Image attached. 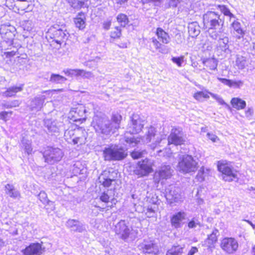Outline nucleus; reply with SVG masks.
<instances>
[{"label":"nucleus","mask_w":255,"mask_h":255,"mask_svg":"<svg viewBox=\"0 0 255 255\" xmlns=\"http://www.w3.org/2000/svg\"><path fill=\"white\" fill-rule=\"evenodd\" d=\"M209 94L214 99H215L220 105L225 106L226 108L229 110H231V108L230 106V105L227 104L221 97H220L217 94H215L211 92H209Z\"/></svg>","instance_id":"nucleus-47"},{"label":"nucleus","mask_w":255,"mask_h":255,"mask_svg":"<svg viewBox=\"0 0 255 255\" xmlns=\"http://www.w3.org/2000/svg\"><path fill=\"white\" fill-rule=\"evenodd\" d=\"M12 113V112H11V111H10V112H6V111L1 112L0 113V119L4 121H6L7 120L6 118L8 116V114H10L11 115Z\"/></svg>","instance_id":"nucleus-61"},{"label":"nucleus","mask_w":255,"mask_h":255,"mask_svg":"<svg viewBox=\"0 0 255 255\" xmlns=\"http://www.w3.org/2000/svg\"><path fill=\"white\" fill-rule=\"evenodd\" d=\"M173 170L169 165H162L155 173L154 179L159 182L161 180L167 179L171 177Z\"/></svg>","instance_id":"nucleus-19"},{"label":"nucleus","mask_w":255,"mask_h":255,"mask_svg":"<svg viewBox=\"0 0 255 255\" xmlns=\"http://www.w3.org/2000/svg\"><path fill=\"white\" fill-rule=\"evenodd\" d=\"M45 99V96L39 95L32 99L29 106L31 111H40L43 105Z\"/></svg>","instance_id":"nucleus-24"},{"label":"nucleus","mask_w":255,"mask_h":255,"mask_svg":"<svg viewBox=\"0 0 255 255\" xmlns=\"http://www.w3.org/2000/svg\"><path fill=\"white\" fill-rule=\"evenodd\" d=\"M209 170L208 169H205L204 166L201 167L196 175V179L200 182L204 181L205 177L209 174Z\"/></svg>","instance_id":"nucleus-43"},{"label":"nucleus","mask_w":255,"mask_h":255,"mask_svg":"<svg viewBox=\"0 0 255 255\" xmlns=\"http://www.w3.org/2000/svg\"><path fill=\"white\" fill-rule=\"evenodd\" d=\"M180 3L179 0H168L169 7H176Z\"/></svg>","instance_id":"nucleus-62"},{"label":"nucleus","mask_w":255,"mask_h":255,"mask_svg":"<svg viewBox=\"0 0 255 255\" xmlns=\"http://www.w3.org/2000/svg\"><path fill=\"white\" fill-rule=\"evenodd\" d=\"M183 56L179 57H172L171 61L175 64H176L178 67H181L184 61Z\"/></svg>","instance_id":"nucleus-56"},{"label":"nucleus","mask_w":255,"mask_h":255,"mask_svg":"<svg viewBox=\"0 0 255 255\" xmlns=\"http://www.w3.org/2000/svg\"><path fill=\"white\" fill-rule=\"evenodd\" d=\"M231 104L232 107L237 110L244 109L246 106V101L240 98H233Z\"/></svg>","instance_id":"nucleus-31"},{"label":"nucleus","mask_w":255,"mask_h":255,"mask_svg":"<svg viewBox=\"0 0 255 255\" xmlns=\"http://www.w3.org/2000/svg\"><path fill=\"white\" fill-rule=\"evenodd\" d=\"M218 79L223 84L234 88H240L244 84L241 80L236 81L222 78H218Z\"/></svg>","instance_id":"nucleus-28"},{"label":"nucleus","mask_w":255,"mask_h":255,"mask_svg":"<svg viewBox=\"0 0 255 255\" xmlns=\"http://www.w3.org/2000/svg\"><path fill=\"white\" fill-rule=\"evenodd\" d=\"M86 113L87 110L85 107L80 105L78 107L71 110L68 118L73 122H80L82 123L86 120Z\"/></svg>","instance_id":"nucleus-13"},{"label":"nucleus","mask_w":255,"mask_h":255,"mask_svg":"<svg viewBox=\"0 0 255 255\" xmlns=\"http://www.w3.org/2000/svg\"><path fill=\"white\" fill-rule=\"evenodd\" d=\"M163 0H141V2L144 4L145 3H152L155 6H159Z\"/></svg>","instance_id":"nucleus-58"},{"label":"nucleus","mask_w":255,"mask_h":255,"mask_svg":"<svg viewBox=\"0 0 255 255\" xmlns=\"http://www.w3.org/2000/svg\"><path fill=\"white\" fill-rule=\"evenodd\" d=\"M63 72L64 74L70 77L73 76H90L92 74L90 72H86L84 70L82 69H65L63 70Z\"/></svg>","instance_id":"nucleus-25"},{"label":"nucleus","mask_w":255,"mask_h":255,"mask_svg":"<svg viewBox=\"0 0 255 255\" xmlns=\"http://www.w3.org/2000/svg\"><path fill=\"white\" fill-rule=\"evenodd\" d=\"M66 225L74 232L82 233L86 230L85 225L77 220L69 219L67 221Z\"/></svg>","instance_id":"nucleus-22"},{"label":"nucleus","mask_w":255,"mask_h":255,"mask_svg":"<svg viewBox=\"0 0 255 255\" xmlns=\"http://www.w3.org/2000/svg\"><path fill=\"white\" fill-rule=\"evenodd\" d=\"M197 226H200V222L198 217H194L191 220H188L187 226L189 229L195 228Z\"/></svg>","instance_id":"nucleus-48"},{"label":"nucleus","mask_w":255,"mask_h":255,"mask_svg":"<svg viewBox=\"0 0 255 255\" xmlns=\"http://www.w3.org/2000/svg\"><path fill=\"white\" fill-rule=\"evenodd\" d=\"M99 182L105 187H109L112 183V181L110 180H109L108 178L104 176V175H103L102 174L100 175L99 177Z\"/></svg>","instance_id":"nucleus-49"},{"label":"nucleus","mask_w":255,"mask_h":255,"mask_svg":"<svg viewBox=\"0 0 255 255\" xmlns=\"http://www.w3.org/2000/svg\"><path fill=\"white\" fill-rule=\"evenodd\" d=\"M16 32V29L11 25H2L0 28V34L1 37L8 45L13 43Z\"/></svg>","instance_id":"nucleus-14"},{"label":"nucleus","mask_w":255,"mask_h":255,"mask_svg":"<svg viewBox=\"0 0 255 255\" xmlns=\"http://www.w3.org/2000/svg\"><path fill=\"white\" fill-rule=\"evenodd\" d=\"M103 175H104L105 177H106L109 180H111L112 182L115 181L117 178L118 172L116 171L112 170L111 171H104L102 173Z\"/></svg>","instance_id":"nucleus-46"},{"label":"nucleus","mask_w":255,"mask_h":255,"mask_svg":"<svg viewBox=\"0 0 255 255\" xmlns=\"http://www.w3.org/2000/svg\"><path fill=\"white\" fill-rule=\"evenodd\" d=\"M198 162L188 154L181 156L177 165L178 170L182 173L187 174L195 172L198 169Z\"/></svg>","instance_id":"nucleus-5"},{"label":"nucleus","mask_w":255,"mask_h":255,"mask_svg":"<svg viewBox=\"0 0 255 255\" xmlns=\"http://www.w3.org/2000/svg\"><path fill=\"white\" fill-rule=\"evenodd\" d=\"M43 122L44 127L49 133L53 134L59 132L60 130H66L65 125L62 122L52 119H44Z\"/></svg>","instance_id":"nucleus-12"},{"label":"nucleus","mask_w":255,"mask_h":255,"mask_svg":"<svg viewBox=\"0 0 255 255\" xmlns=\"http://www.w3.org/2000/svg\"><path fill=\"white\" fill-rule=\"evenodd\" d=\"M224 16H222L218 12L208 10L203 15L204 26L209 30L217 29L218 27L222 28L224 23Z\"/></svg>","instance_id":"nucleus-3"},{"label":"nucleus","mask_w":255,"mask_h":255,"mask_svg":"<svg viewBox=\"0 0 255 255\" xmlns=\"http://www.w3.org/2000/svg\"><path fill=\"white\" fill-rule=\"evenodd\" d=\"M167 190L166 198L171 205L181 201V190L179 187L170 186Z\"/></svg>","instance_id":"nucleus-16"},{"label":"nucleus","mask_w":255,"mask_h":255,"mask_svg":"<svg viewBox=\"0 0 255 255\" xmlns=\"http://www.w3.org/2000/svg\"><path fill=\"white\" fill-rule=\"evenodd\" d=\"M138 248L141 253L145 255H156L159 253L158 246L154 240H144L138 246Z\"/></svg>","instance_id":"nucleus-9"},{"label":"nucleus","mask_w":255,"mask_h":255,"mask_svg":"<svg viewBox=\"0 0 255 255\" xmlns=\"http://www.w3.org/2000/svg\"><path fill=\"white\" fill-rule=\"evenodd\" d=\"M188 29L189 35L192 37L197 36L200 33V27L197 21L189 23Z\"/></svg>","instance_id":"nucleus-29"},{"label":"nucleus","mask_w":255,"mask_h":255,"mask_svg":"<svg viewBox=\"0 0 255 255\" xmlns=\"http://www.w3.org/2000/svg\"><path fill=\"white\" fill-rule=\"evenodd\" d=\"M62 25L55 24L51 26L48 29L47 34L56 43L61 44V41L67 40L69 34L66 29H64Z\"/></svg>","instance_id":"nucleus-7"},{"label":"nucleus","mask_w":255,"mask_h":255,"mask_svg":"<svg viewBox=\"0 0 255 255\" xmlns=\"http://www.w3.org/2000/svg\"><path fill=\"white\" fill-rule=\"evenodd\" d=\"M100 61L99 57H96L94 59L89 60L85 63V65L91 69H95L98 65V63Z\"/></svg>","instance_id":"nucleus-51"},{"label":"nucleus","mask_w":255,"mask_h":255,"mask_svg":"<svg viewBox=\"0 0 255 255\" xmlns=\"http://www.w3.org/2000/svg\"><path fill=\"white\" fill-rule=\"evenodd\" d=\"M86 172L87 169L80 162L75 163L73 166L72 172L75 176L78 174H84Z\"/></svg>","instance_id":"nucleus-35"},{"label":"nucleus","mask_w":255,"mask_h":255,"mask_svg":"<svg viewBox=\"0 0 255 255\" xmlns=\"http://www.w3.org/2000/svg\"><path fill=\"white\" fill-rule=\"evenodd\" d=\"M110 190H108L107 191H104L102 193L101 196H100V200L105 203H108L109 202V199L110 198L111 195H109L108 192H109Z\"/></svg>","instance_id":"nucleus-55"},{"label":"nucleus","mask_w":255,"mask_h":255,"mask_svg":"<svg viewBox=\"0 0 255 255\" xmlns=\"http://www.w3.org/2000/svg\"><path fill=\"white\" fill-rule=\"evenodd\" d=\"M144 124L145 121L139 115L133 114L130 116L124 136L126 146L133 147L140 142L141 138L132 134L139 133L143 128Z\"/></svg>","instance_id":"nucleus-1"},{"label":"nucleus","mask_w":255,"mask_h":255,"mask_svg":"<svg viewBox=\"0 0 255 255\" xmlns=\"http://www.w3.org/2000/svg\"><path fill=\"white\" fill-rule=\"evenodd\" d=\"M45 249L42 243H33L23 249L21 252L23 255H41L45 252Z\"/></svg>","instance_id":"nucleus-20"},{"label":"nucleus","mask_w":255,"mask_h":255,"mask_svg":"<svg viewBox=\"0 0 255 255\" xmlns=\"http://www.w3.org/2000/svg\"><path fill=\"white\" fill-rule=\"evenodd\" d=\"M88 0H66L71 7L74 9H80L84 6L85 2Z\"/></svg>","instance_id":"nucleus-38"},{"label":"nucleus","mask_w":255,"mask_h":255,"mask_svg":"<svg viewBox=\"0 0 255 255\" xmlns=\"http://www.w3.org/2000/svg\"><path fill=\"white\" fill-rule=\"evenodd\" d=\"M4 190L5 194L11 198L15 199L21 197L20 192L14 187L13 184H6Z\"/></svg>","instance_id":"nucleus-26"},{"label":"nucleus","mask_w":255,"mask_h":255,"mask_svg":"<svg viewBox=\"0 0 255 255\" xmlns=\"http://www.w3.org/2000/svg\"><path fill=\"white\" fill-rule=\"evenodd\" d=\"M146 153L145 150H134L130 153L131 156L134 159H137L143 156V155Z\"/></svg>","instance_id":"nucleus-54"},{"label":"nucleus","mask_w":255,"mask_h":255,"mask_svg":"<svg viewBox=\"0 0 255 255\" xmlns=\"http://www.w3.org/2000/svg\"><path fill=\"white\" fill-rule=\"evenodd\" d=\"M152 171L151 162L148 159L145 158L137 162L133 172L139 177H143L148 175Z\"/></svg>","instance_id":"nucleus-10"},{"label":"nucleus","mask_w":255,"mask_h":255,"mask_svg":"<svg viewBox=\"0 0 255 255\" xmlns=\"http://www.w3.org/2000/svg\"><path fill=\"white\" fill-rule=\"evenodd\" d=\"M76 27L80 30L83 29L86 26V14L83 12H79L74 18Z\"/></svg>","instance_id":"nucleus-27"},{"label":"nucleus","mask_w":255,"mask_h":255,"mask_svg":"<svg viewBox=\"0 0 255 255\" xmlns=\"http://www.w3.org/2000/svg\"><path fill=\"white\" fill-rule=\"evenodd\" d=\"M203 95V92L200 91L194 94V98L198 101H201L203 100L202 95Z\"/></svg>","instance_id":"nucleus-63"},{"label":"nucleus","mask_w":255,"mask_h":255,"mask_svg":"<svg viewBox=\"0 0 255 255\" xmlns=\"http://www.w3.org/2000/svg\"><path fill=\"white\" fill-rule=\"evenodd\" d=\"M219 236V230L215 229L213 230L212 233L208 236L207 239L205 241V244L209 247H212L217 242V237Z\"/></svg>","instance_id":"nucleus-30"},{"label":"nucleus","mask_w":255,"mask_h":255,"mask_svg":"<svg viewBox=\"0 0 255 255\" xmlns=\"http://www.w3.org/2000/svg\"><path fill=\"white\" fill-rule=\"evenodd\" d=\"M156 132L157 130L156 128L152 126L146 128V131L143 137L145 138V141L147 143L153 142L156 144L159 143L161 141V138L159 137H155L156 136Z\"/></svg>","instance_id":"nucleus-21"},{"label":"nucleus","mask_w":255,"mask_h":255,"mask_svg":"<svg viewBox=\"0 0 255 255\" xmlns=\"http://www.w3.org/2000/svg\"><path fill=\"white\" fill-rule=\"evenodd\" d=\"M218 170L223 174V179L225 181L231 182L233 179H238L237 170L229 163L218 162Z\"/></svg>","instance_id":"nucleus-8"},{"label":"nucleus","mask_w":255,"mask_h":255,"mask_svg":"<svg viewBox=\"0 0 255 255\" xmlns=\"http://www.w3.org/2000/svg\"><path fill=\"white\" fill-rule=\"evenodd\" d=\"M220 247L226 253L232 254L238 250L239 244L234 238L225 237L221 241Z\"/></svg>","instance_id":"nucleus-11"},{"label":"nucleus","mask_w":255,"mask_h":255,"mask_svg":"<svg viewBox=\"0 0 255 255\" xmlns=\"http://www.w3.org/2000/svg\"><path fill=\"white\" fill-rule=\"evenodd\" d=\"M231 29V32H233V34L235 35L237 38L241 39L244 37L245 31L238 19H235L232 22Z\"/></svg>","instance_id":"nucleus-23"},{"label":"nucleus","mask_w":255,"mask_h":255,"mask_svg":"<svg viewBox=\"0 0 255 255\" xmlns=\"http://www.w3.org/2000/svg\"><path fill=\"white\" fill-rule=\"evenodd\" d=\"M156 207L154 206H148L147 208L144 210L145 215L147 218L153 217L155 214Z\"/></svg>","instance_id":"nucleus-52"},{"label":"nucleus","mask_w":255,"mask_h":255,"mask_svg":"<svg viewBox=\"0 0 255 255\" xmlns=\"http://www.w3.org/2000/svg\"><path fill=\"white\" fill-rule=\"evenodd\" d=\"M105 161H121L128 155L127 149L119 144H111L104 147L102 150Z\"/></svg>","instance_id":"nucleus-2"},{"label":"nucleus","mask_w":255,"mask_h":255,"mask_svg":"<svg viewBox=\"0 0 255 255\" xmlns=\"http://www.w3.org/2000/svg\"><path fill=\"white\" fill-rule=\"evenodd\" d=\"M116 19L117 21L120 24L121 26L123 27H126L129 22L128 16L122 13L119 14L117 16Z\"/></svg>","instance_id":"nucleus-41"},{"label":"nucleus","mask_w":255,"mask_h":255,"mask_svg":"<svg viewBox=\"0 0 255 255\" xmlns=\"http://www.w3.org/2000/svg\"><path fill=\"white\" fill-rule=\"evenodd\" d=\"M254 114V109L253 108H249L246 111L245 115L247 118L249 120H251Z\"/></svg>","instance_id":"nucleus-60"},{"label":"nucleus","mask_w":255,"mask_h":255,"mask_svg":"<svg viewBox=\"0 0 255 255\" xmlns=\"http://www.w3.org/2000/svg\"><path fill=\"white\" fill-rule=\"evenodd\" d=\"M67 78L58 74L52 73L49 82L54 84H63L67 81Z\"/></svg>","instance_id":"nucleus-36"},{"label":"nucleus","mask_w":255,"mask_h":255,"mask_svg":"<svg viewBox=\"0 0 255 255\" xmlns=\"http://www.w3.org/2000/svg\"><path fill=\"white\" fill-rule=\"evenodd\" d=\"M236 65L239 69H244L247 65L248 62L245 57L237 55Z\"/></svg>","instance_id":"nucleus-42"},{"label":"nucleus","mask_w":255,"mask_h":255,"mask_svg":"<svg viewBox=\"0 0 255 255\" xmlns=\"http://www.w3.org/2000/svg\"><path fill=\"white\" fill-rule=\"evenodd\" d=\"M183 250L184 247L180 246H173L167 251L166 255H182Z\"/></svg>","instance_id":"nucleus-40"},{"label":"nucleus","mask_w":255,"mask_h":255,"mask_svg":"<svg viewBox=\"0 0 255 255\" xmlns=\"http://www.w3.org/2000/svg\"><path fill=\"white\" fill-rule=\"evenodd\" d=\"M21 144L25 152H26L28 155L31 153L32 148L30 141L26 139H23L21 140Z\"/></svg>","instance_id":"nucleus-44"},{"label":"nucleus","mask_w":255,"mask_h":255,"mask_svg":"<svg viewBox=\"0 0 255 255\" xmlns=\"http://www.w3.org/2000/svg\"><path fill=\"white\" fill-rule=\"evenodd\" d=\"M219 46L222 51L227 52L228 51H231L229 48V38L225 36L223 38H219L218 40Z\"/></svg>","instance_id":"nucleus-39"},{"label":"nucleus","mask_w":255,"mask_h":255,"mask_svg":"<svg viewBox=\"0 0 255 255\" xmlns=\"http://www.w3.org/2000/svg\"><path fill=\"white\" fill-rule=\"evenodd\" d=\"M122 117L119 113H116L113 114L112 117V126L113 127V129L114 131L113 132H115V129H118L120 128V124L121 121L122 120Z\"/></svg>","instance_id":"nucleus-37"},{"label":"nucleus","mask_w":255,"mask_h":255,"mask_svg":"<svg viewBox=\"0 0 255 255\" xmlns=\"http://www.w3.org/2000/svg\"><path fill=\"white\" fill-rule=\"evenodd\" d=\"M23 89V85L19 86H12L7 89V90L3 93V96L6 97H12L18 92L21 91Z\"/></svg>","instance_id":"nucleus-32"},{"label":"nucleus","mask_w":255,"mask_h":255,"mask_svg":"<svg viewBox=\"0 0 255 255\" xmlns=\"http://www.w3.org/2000/svg\"><path fill=\"white\" fill-rule=\"evenodd\" d=\"M202 63L210 70H215L217 69L218 61L215 58H206L203 60Z\"/></svg>","instance_id":"nucleus-34"},{"label":"nucleus","mask_w":255,"mask_h":255,"mask_svg":"<svg viewBox=\"0 0 255 255\" xmlns=\"http://www.w3.org/2000/svg\"><path fill=\"white\" fill-rule=\"evenodd\" d=\"M156 35L158 38L160 39L163 43L167 44L170 41V38L168 34L160 27L157 28Z\"/></svg>","instance_id":"nucleus-33"},{"label":"nucleus","mask_w":255,"mask_h":255,"mask_svg":"<svg viewBox=\"0 0 255 255\" xmlns=\"http://www.w3.org/2000/svg\"><path fill=\"white\" fill-rule=\"evenodd\" d=\"M19 105V102L17 100H14L11 102H7L2 103V106L6 109L18 107Z\"/></svg>","instance_id":"nucleus-53"},{"label":"nucleus","mask_w":255,"mask_h":255,"mask_svg":"<svg viewBox=\"0 0 255 255\" xmlns=\"http://www.w3.org/2000/svg\"><path fill=\"white\" fill-rule=\"evenodd\" d=\"M221 28H220V30L219 31H217L216 29L211 30L212 31L209 32V36L214 40H216L219 37H219V33L222 32L221 30Z\"/></svg>","instance_id":"nucleus-59"},{"label":"nucleus","mask_w":255,"mask_h":255,"mask_svg":"<svg viewBox=\"0 0 255 255\" xmlns=\"http://www.w3.org/2000/svg\"><path fill=\"white\" fill-rule=\"evenodd\" d=\"M37 197L39 200L42 202V204H45L46 202L48 200L47 195L44 191H41L38 194Z\"/></svg>","instance_id":"nucleus-57"},{"label":"nucleus","mask_w":255,"mask_h":255,"mask_svg":"<svg viewBox=\"0 0 255 255\" xmlns=\"http://www.w3.org/2000/svg\"><path fill=\"white\" fill-rule=\"evenodd\" d=\"M187 213L184 211H179L173 214L170 219L171 227L175 229L182 227L186 223Z\"/></svg>","instance_id":"nucleus-17"},{"label":"nucleus","mask_w":255,"mask_h":255,"mask_svg":"<svg viewBox=\"0 0 255 255\" xmlns=\"http://www.w3.org/2000/svg\"><path fill=\"white\" fill-rule=\"evenodd\" d=\"M121 29L119 26H116L114 31L111 32L110 35V42H113V41L112 39H114L116 38H119L121 37L122 35Z\"/></svg>","instance_id":"nucleus-50"},{"label":"nucleus","mask_w":255,"mask_h":255,"mask_svg":"<svg viewBox=\"0 0 255 255\" xmlns=\"http://www.w3.org/2000/svg\"><path fill=\"white\" fill-rule=\"evenodd\" d=\"M168 141L169 143L173 144L175 145L184 144L185 139L182 129L179 128H173L168 137Z\"/></svg>","instance_id":"nucleus-15"},{"label":"nucleus","mask_w":255,"mask_h":255,"mask_svg":"<svg viewBox=\"0 0 255 255\" xmlns=\"http://www.w3.org/2000/svg\"><path fill=\"white\" fill-rule=\"evenodd\" d=\"M219 8L224 14V15L228 16L230 17V20L231 21V19L232 18H235L236 17L234 14H233L229 8L225 5H219L218 6Z\"/></svg>","instance_id":"nucleus-45"},{"label":"nucleus","mask_w":255,"mask_h":255,"mask_svg":"<svg viewBox=\"0 0 255 255\" xmlns=\"http://www.w3.org/2000/svg\"><path fill=\"white\" fill-rule=\"evenodd\" d=\"M96 132L105 135L114 131L111 122L105 118L95 116L91 124Z\"/></svg>","instance_id":"nucleus-6"},{"label":"nucleus","mask_w":255,"mask_h":255,"mask_svg":"<svg viewBox=\"0 0 255 255\" xmlns=\"http://www.w3.org/2000/svg\"><path fill=\"white\" fill-rule=\"evenodd\" d=\"M115 231L119 238L125 241H127L130 233V230L127 225L125 220H121L115 226Z\"/></svg>","instance_id":"nucleus-18"},{"label":"nucleus","mask_w":255,"mask_h":255,"mask_svg":"<svg viewBox=\"0 0 255 255\" xmlns=\"http://www.w3.org/2000/svg\"><path fill=\"white\" fill-rule=\"evenodd\" d=\"M152 43L153 45V46H154V47L155 48V49L156 50H157V49L158 48H160V46H161V44L160 43H159V42L155 38H153L152 39Z\"/></svg>","instance_id":"nucleus-64"},{"label":"nucleus","mask_w":255,"mask_h":255,"mask_svg":"<svg viewBox=\"0 0 255 255\" xmlns=\"http://www.w3.org/2000/svg\"><path fill=\"white\" fill-rule=\"evenodd\" d=\"M42 153L44 161L50 165L61 160L64 155L63 150L54 145L46 146Z\"/></svg>","instance_id":"nucleus-4"}]
</instances>
